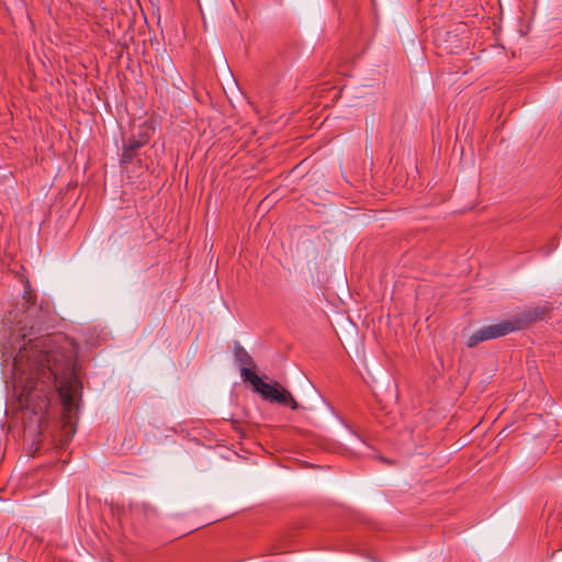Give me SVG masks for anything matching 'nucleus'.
Here are the masks:
<instances>
[{
  "label": "nucleus",
  "instance_id": "nucleus-5",
  "mask_svg": "<svg viewBox=\"0 0 562 562\" xmlns=\"http://www.w3.org/2000/svg\"><path fill=\"white\" fill-rule=\"evenodd\" d=\"M23 300L26 305V317L34 319L31 327H38L40 329L50 318L52 310L49 303L42 301L40 305L36 306V295L33 293L29 284L25 286Z\"/></svg>",
  "mask_w": 562,
  "mask_h": 562
},
{
  "label": "nucleus",
  "instance_id": "nucleus-2",
  "mask_svg": "<svg viewBox=\"0 0 562 562\" xmlns=\"http://www.w3.org/2000/svg\"><path fill=\"white\" fill-rule=\"evenodd\" d=\"M241 378L245 382H249L255 392L259 393L261 397L271 403L289 406L291 409H299V403L292 394L283 389L279 383H266L257 375V373L249 368L241 369Z\"/></svg>",
  "mask_w": 562,
  "mask_h": 562
},
{
  "label": "nucleus",
  "instance_id": "nucleus-7",
  "mask_svg": "<svg viewBox=\"0 0 562 562\" xmlns=\"http://www.w3.org/2000/svg\"><path fill=\"white\" fill-rule=\"evenodd\" d=\"M234 357H235L236 361L240 364V370L243 368L251 369L250 367L254 366L252 357L239 344H235V346H234Z\"/></svg>",
  "mask_w": 562,
  "mask_h": 562
},
{
  "label": "nucleus",
  "instance_id": "nucleus-1",
  "mask_svg": "<svg viewBox=\"0 0 562 562\" xmlns=\"http://www.w3.org/2000/svg\"><path fill=\"white\" fill-rule=\"evenodd\" d=\"M12 372L20 406L34 415L46 413L53 393H58L63 406V430L72 436L78 422V380L72 358L57 347V338L47 335L30 339L19 349Z\"/></svg>",
  "mask_w": 562,
  "mask_h": 562
},
{
  "label": "nucleus",
  "instance_id": "nucleus-3",
  "mask_svg": "<svg viewBox=\"0 0 562 562\" xmlns=\"http://www.w3.org/2000/svg\"><path fill=\"white\" fill-rule=\"evenodd\" d=\"M520 329V321H514V318L512 317L509 319L502 321L498 324L488 325L480 328L469 337L467 345L468 347H474L482 341L499 338Z\"/></svg>",
  "mask_w": 562,
  "mask_h": 562
},
{
  "label": "nucleus",
  "instance_id": "nucleus-6",
  "mask_svg": "<svg viewBox=\"0 0 562 562\" xmlns=\"http://www.w3.org/2000/svg\"><path fill=\"white\" fill-rule=\"evenodd\" d=\"M551 310L550 304L547 303L544 305H538L530 307L526 312H524L520 316L513 317L514 321H520L521 329L525 328L528 324L533 323L538 319L543 318L547 313Z\"/></svg>",
  "mask_w": 562,
  "mask_h": 562
},
{
  "label": "nucleus",
  "instance_id": "nucleus-4",
  "mask_svg": "<svg viewBox=\"0 0 562 562\" xmlns=\"http://www.w3.org/2000/svg\"><path fill=\"white\" fill-rule=\"evenodd\" d=\"M150 132H153L151 126L140 125L138 133L136 135H132L127 142L124 143L120 158V164L123 168H127L128 165L135 161V159L138 157L139 149L150 138Z\"/></svg>",
  "mask_w": 562,
  "mask_h": 562
}]
</instances>
